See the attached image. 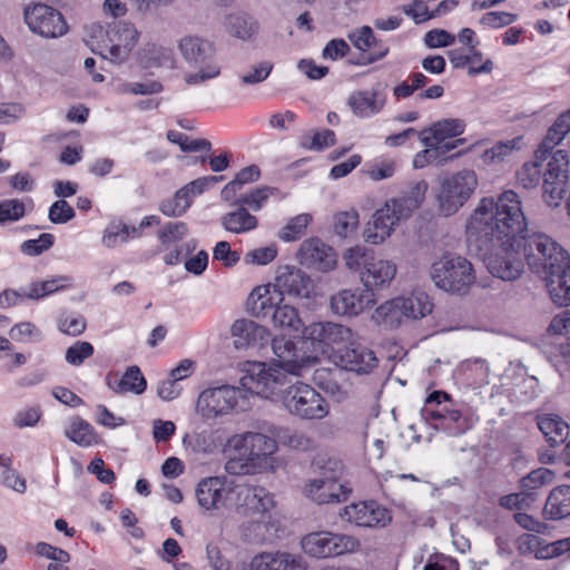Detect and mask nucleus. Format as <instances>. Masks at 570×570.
Here are the masks:
<instances>
[{"instance_id": "57", "label": "nucleus", "mask_w": 570, "mask_h": 570, "mask_svg": "<svg viewBox=\"0 0 570 570\" xmlns=\"http://www.w3.org/2000/svg\"><path fill=\"white\" fill-rule=\"evenodd\" d=\"M9 335L17 342H40L42 340L41 331L31 322H20L11 327Z\"/></svg>"}, {"instance_id": "38", "label": "nucleus", "mask_w": 570, "mask_h": 570, "mask_svg": "<svg viewBox=\"0 0 570 570\" xmlns=\"http://www.w3.org/2000/svg\"><path fill=\"white\" fill-rule=\"evenodd\" d=\"M66 438L82 448H89L98 443V434L94 426L83 419L76 416L65 431Z\"/></svg>"}, {"instance_id": "11", "label": "nucleus", "mask_w": 570, "mask_h": 570, "mask_svg": "<svg viewBox=\"0 0 570 570\" xmlns=\"http://www.w3.org/2000/svg\"><path fill=\"white\" fill-rule=\"evenodd\" d=\"M23 18L32 33L46 39L62 37L68 31V24L61 12L45 3L27 6Z\"/></svg>"}, {"instance_id": "60", "label": "nucleus", "mask_w": 570, "mask_h": 570, "mask_svg": "<svg viewBox=\"0 0 570 570\" xmlns=\"http://www.w3.org/2000/svg\"><path fill=\"white\" fill-rule=\"evenodd\" d=\"M348 39L356 49L366 52L372 48L373 43H376L377 38L374 36L372 28L363 26L351 31Z\"/></svg>"}, {"instance_id": "55", "label": "nucleus", "mask_w": 570, "mask_h": 570, "mask_svg": "<svg viewBox=\"0 0 570 570\" xmlns=\"http://www.w3.org/2000/svg\"><path fill=\"white\" fill-rule=\"evenodd\" d=\"M553 473L546 468H540L531 471L529 474L520 480V485L523 491L532 492L542 485L552 481Z\"/></svg>"}, {"instance_id": "26", "label": "nucleus", "mask_w": 570, "mask_h": 570, "mask_svg": "<svg viewBox=\"0 0 570 570\" xmlns=\"http://www.w3.org/2000/svg\"><path fill=\"white\" fill-rule=\"evenodd\" d=\"M396 275V264L389 259L372 258L365 271L361 273L364 289H380L389 286Z\"/></svg>"}, {"instance_id": "31", "label": "nucleus", "mask_w": 570, "mask_h": 570, "mask_svg": "<svg viewBox=\"0 0 570 570\" xmlns=\"http://www.w3.org/2000/svg\"><path fill=\"white\" fill-rule=\"evenodd\" d=\"M570 132V108L562 112L548 129L542 142L534 153V158L547 159L550 153Z\"/></svg>"}, {"instance_id": "23", "label": "nucleus", "mask_w": 570, "mask_h": 570, "mask_svg": "<svg viewBox=\"0 0 570 570\" xmlns=\"http://www.w3.org/2000/svg\"><path fill=\"white\" fill-rule=\"evenodd\" d=\"M272 350L275 354L277 366H268L273 370H279L291 375H301V372L315 358L301 355L295 348L294 343L285 336H277L272 342Z\"/></svg>"}, {"instance_id": "28", "label": "nucleus", "mask_w": 570, "mask_h": 570, "mask_svg": "<svg viewBox=\"0 0 570 570\" xmlns=\"http://www.w3.org/2000/svg\"><path fill=\"white\" fill-rule=\"evenodd\" d=\"M302 557L287 552H264L253 558L252 570H305Z\"/></svg>"}, {"instance_id": "45", "label": "nucleus", "mask_w": 570, "mask_h": 570, "mask_svg": "<svg viewBox=\"0 0 570 570\" xmlns=\"http://www.w3.org/2000/svg\"><path fill=\"white\" fill-rule=\"evenodd\" d=\"M275 191H277V188L268 186L255 188L249 193L240 195L233 203V205L246 207L254 212H257L264 206L269 196H272Z\"/></svg>"}, {"instance_id": "2", "label": "nucleus", "mask_w": 570, "mask_h": 570, "mask_svg": "<svg viewBox=\"0 0 570 570\" xmlns=\"http://www.w3.org/2000/svg\"><path fill=\"white\" fill-rule=\"evenodd\" d=\"M527 232V219L521 202L513 190H505L495 199L482 198L468 224L469 239L474 237L475 242H522Z\"/></svg>"}, {"instance_id": "42", "label": "nucleus", "mask_w": 570, "mask_h": 570, "mask_svg": "<svg viewBox=\"0 0 570 570\" xmlns=\"http://www.w3.org/2000/svg\"><path fill=\"white\" fill-rule=\"evenodd\" d=\"M228 32L239 39H249L257 32V23L252 17L243 13L229 14L226 18Z\"/></svg>"}, {"instance_id": "13", "label": "nucleus", "mask_w": 570, "mask_h": 570, "mask_svg": "<svg viewBox=\"0 0 570 570\" xmlns=\"http://www.w3.org/2000/svg\"><path fill=\"white\" fill-rule=\"evenodd\" d=\"M243 396L242 389L236 386L209 387L199 394L196 411L204 419H216L232 412Z\"/></svg>"}, {"instance_id": "34", "label": "nucleus", "mask_w": 570, "mask_h": 570, "mask_svg": "<svg viewBox=\"0 0 570 570\" xmlns=\"http://www.w3.org/2000/svg\"><path fill=\"white\" fill-rule=\"evenodd\" d=\"M538 426L552 448L563 444L570 435L569 424L558 415L539 417Z\"/></svg>"}, {"instance_id": "20", "label": "nucleus", "mask_w": 570, "mask_h": 570, "mask_svg": "<svg viewBox=\"0 0 570 570\" xmlns=\"http://www.w3.org/2000/svg\"><path fill=\"white\" fill-rule=\"evenodd\" d=\"M340 515L357 527H384L391 520L387 509L375 501H362L346 505Z\"/></svg>"}, {"instance_id": "44", "label": "nucleus", "mask_w": 570, "mask_h": 570, "mask_svg": "<svg viewBox=\"0 0 570 570\" xmlns=\"http://www.w3.org/2000/svg\"><path fill=\"white\" fill-rule=\"evenodd\" d=\"M271 322L274 326L281 328H289L294 332H301L303 328L302 320L298 316V312L295 307L287 304H279L273 312Z\"/></svg>"}, {"instance_id": "12", "label": "nucleus", "mask_w": 570, "mask_h": 570, "mask_svg": "<svg viewBox=\"0 0 570 570\" xmlns=\"http://www.w3.org/2000/svg\"><path fill=\"white\" fill-rule=\"evenodd\" d=\"M569 183V158L564 150H557L542 174L543 199L549 206H558Z\"/></svg>"}, {"instance_id": "54", "label": "nucleus", "mask_w": 570, "mask_h": 570, "mask_svg": "<svg viewBox=\"0 0 570 570\" xmlns=\"http://www.w3.org/2000/svg\"><path fill=\"white\" fill-rule=\"evenodd\" d=\"M566 553L570 554V537L553 542H548L542 538V544L539 546L537 559L549 560Z\"/></svg>"}, {"instance_id": "52", "label": "nucleus", "mask_w": 570, "mask_h": 570, "mask_svg": "<svg viewBox=\"0 0 570 570\" xmlns=\"http://www.w3.org/2000/svg\"><path fill=\"white\" fill-rule=\"evenodd\" d=\"M167 139L173 144L179 145L180 149L185 153H194L200 150L209 151L212 149V144L209 140L189 139L188 136L175 130H169L167 132Z\"/></svg>"}, {"instance_id": "10", "label": "nucleus", "mask_w": 570, "mask_h": 570, "mask_svg": "<svg viewBox=\"0 0 570 570\" xmlns=\"http://www.w3.org/2000/svg\"><path fill=\"white\" fill-rule=\"evenodd\" d=\"M304 552L313 558L326 559L357 551V538L331 531H316L305 534L301 541Z\"/></svg>"}, {"instance_id": "18", "label": "nucleus", "mask_w": 570, "mask_h": 570, "mask_svg": "<svg viewBox=\"0 0 570 570\" xmlns=\"http://www.w3.org/2000/svg\"><path fill=\"white\" fill-rule=\"evenodd\" d=\"M296 257L299 264L320 272H330L337 263L334 249L316 237L305 239Z\"/></svg>"}, {"instance_id": "30", "label": "nucleus", "mask_w": 570, "mask_h": 570, "mask_svg": "<svg viewBox=\"0 0 570 570\" xmlns=\"http://www.w3.org/2000/svg\"><path fill=\"white\" fill-rule=\"evenodd\" d=\"M551 299L559 306L570 305V259L568 266L548 272L542 277Z\"/></svg>"}, {"instance_id": "16", "label": "nucleus", "mask_w": 570, "mask_h": 570, "mask_svg": "<svg viewBox=\"0 0 570 570\" xmlns=\"http://www.w3.org/2000/svg\"><path fill=\"white\" fill-rule=\"evenodd\" d=\"M275 292L284 298L285 295L293 298H309L314 294V282L309 275L294 266H281L277 269Z\"/></svg>"}, {"instance_id": "46", "label": "nucleus", "mask_w": 570, "mask_h": 570, "mask_svg": "<svg viewBox=\"0 0 570 570\" xmlns=\"http://www.w3.org/2000/svg\"><path fill=\"white\" fill-rule=\"evenodd\" d=\"M373 257L374 254L372 250L360 245L348 248L343 255L346 267L360 275L366 269L367 264H370Z\"/></svg>"}, {"instance_id": "4", "label": "nucleus", "mask_w": 570, "mask_h": 570, "mask_svg": "<svg viewBox=\"0 0 570 570\" xmlns=\"http://www.w3.org/2000/svg\"><path fill=\"white\" fill-rule=\"evenodd\" d=\"M428 184L419 181L399 197L391 198L385 205L377 209L368 222L365 230V240L372 244H380L391 236L395 226L407 219L412 213L422 204Z\"/></svg>"}, {"instance_id": "39", "label": "nucleus", "mask_w": 570, "mask_h": 570, "mask_svg": "<svg viewBox=\"0 0 570 570\" xmlns=\"http://www.w3.org/2000/svg\"><path fill=\"white\" fill-rule=\"evenodd\" d=\"M450 401V395L443 391L432 392L425 400V404L421 410V416L425 422L433 426V423H438L445 412L449 411L450 406L446 402Z\"/></svg>"}, {"instance_id": "40", "label": "nucleus", "mask_w": 570, "mask_h": 570, "mask_svg": "<svg viewBox=\"0 0 570 570\" xmlns=\"http://www.w3.org/2000/svg\"><path fill=\"white\" fill-rule=\"evenodd\" d=\"M139 59L146 68L171 66L174 61L173 51L169 48L155 43L145 46L140 52Z\"/></svg>"}, {"instance_id": "21", "label": "nucleus", "mask_w": 570, "mask_h": 570, "mask_svg": "<svg viewBox=\"0 0 570 570\" xmlns=\"http://www.w3.org/2000/svg\"><path fill=\"white\" fill-rule=\"evenodd\" d=\"M336 366L357 374L370 373L376 366V357L370 348L360 344L344 346L333 354Z\"/></svg>"}, {"instance_id": "24", "label": "nucleus", "mask_w": 570, "mask_h": 570, "mask_svg": "<svg viewBox=\"0 0 570 570\" xmlns=\"http://www.w3.org/2000/svg\"><path fill=\"white\" fill-rule=\"evenodd\" d=\"M352 489L341 482L315 478L305 485V494L317 504L338 503L347 499Z\"/></svg>"}, {"instance_id": "36", "label": "nucleus", "mask_w": 570, "mask_h": 570, "mask_svg": "<svg viewBox=\"0 0 570 570\" xmlns=\"http://www.w3.org/2000/svg\"><path fill=\"white\" fill-rule=\"evenodd\" d=\"M372 320L377 325H384L387 328L400 326L406 320L400 298H392L376 307L372 314Z\"/></svg>"}, {"instance_id": "6", "label": "nucleus", "mask_w": 570, "mask_h": 570, "mask_svg": "<svg viewBox=\"0 0 570 570\" xmlns=\"http://www.w3.org/2000/svg\"><path fill=\"white\" fill-rule=\"evenodd\" d=\"M521 248L529 268L541 278L548 272L568 266L570 259L567 250L543 233L524 234Z\"/></svg>"}, {"instance_id": "47", "label": "nucleus", "mask_w": 570, "mask_h": 570, "mask_svg": "<svg viewBox=\"0 0 570 570\" xmlns=\"http://www.w3.org/2000/svg\"><path fill=\"white\" fill-rule=\"evenodd\" d=\"M312 222L309 214L303 213L292 217L287 224L278 232V238L284 242H294L299 239L306 232Z\"/></svg>"}, {"instance_id": "41", "label": "nucleus", "mask_w": 570, "mask_h": 570, "mask_svg": "<svg viewBox=\"0 0 570 570\" xmlns=\"http://www.w3.org/2000/svg\"><path fill=\"white\" fill-rule=\"evenodd\" d=\"M111 387V384L109 383ZM147 387V382L137 365L129 366L122 377L118 381L112 390L116 393L132 392L135 394H141Z\"/></svg>"}, {"instance_id": "64", "label": "nucleus", "mask_w": 570, "mask_h": 570, "mask_svg": "<svg viewBox=\"0 0 570 570\" xmlns=\"http://www.w3.org/2000/svg\"><path fill=\"white\" fill-rule=\"evenodd\" d=\"M92 354L94 346L89 342H76L73 345L68 347L66 352V361L73 366H79Z\"/></svg>"}, {"instance_id": "48", "label": "nucleus", "mask_w": 570, "mask_h": 570, "mask_svg": "<svg viewBox=\"0 0 570 570\" xmlns=\"http://www.w3.org/2000/svg\"><path fill=\"white\" fill-rule=\"evenodd\" d=\"M277 440L283 445L299 451H307L314 445L313 440L305 432L289 428L281 429Z\"/></svg>"}, {"instance_id": "35", "label": "nucleus", "mask_w": 570, "mask_h": 570, "mask_svg": "<svg viewBox=\"0 0 570 570\" xmlns=\"http://www.w3.org/2000/svg\"><path fill=\"white\" fill-rule=\"evenodd\" d=\"M233 212L220 217L222 226L230 233L244 234L255 229L258 225L257 218L246 207L236 206Z\"/></svg>"}, {"instance_id": "50", "label": "nucleus", "mask_w": 570, "mask_h": 570, "mask_svg": "<svg viewBox=\"0 0 570 570\" xmlns=\"http://www.w3.org/2000/svg\"><path fill=\"white\" fill-rule=\"evenodd\" d=\"M26 215V205L17 198L0 202V226L16 223Z\"/></svg>"}, {"instance_id": "5", "label": "nucleus", "mask_w": 570, "mask_h": 570, "mask_svg": "<svg viewBox=\"0 0 570 570\" xmlns=\"http://www.w3.org/2000/svg\"><path fill=\"white\" fill-rule=\"evenodd\" d=\"M179 51L194 72H186L184 80L189 86H197L214 79L220 73L213 42L197 36H186L178 43Z\"/></svg>"}, {"instance_id": "43", "label": "nucleus", "mask_w": 570, "mask_h": 570, "mask_svg": "<svg viewBox=\"0 0 570 570\" xmlns=\"http://www.w3.org/2000/svg\"><path fill=\"white\" fill-rule=\"evenodd\" d=\"M433 428L448 433L449 435L463 434L469 428V421L461 411L450 407L445 415Z\"/></svg>"}, {"instance_id": "15", "label": "nucleus", "mask_w": 570, "mask_h": 570, "mask_svg": "<svg viewBox=\"0 0 570 570\" xmlns=\"http://www.w3.org/2000/svg\"><path fill=\"white\" fill-rule=\"evenodd\" d=\"M69 286H71V277L59 276L48 281L32 282L19 289H4L0 293V306L8 308L26 299H40Z\"/></svg>"}, {"instance_id": "29", "label": "nucleus", "mask_w": 570, "mask_h": 570, "mask_svg": "<svg viewBox=\"0 0 570 570\" xmlns=\"http://www.w3.org/2000/svg\"><path fill=\"white\" fill-rule=\"evenodd\" d=\"M303 335L312 342L330 346L347 340L351 330L333 322H318L304 327Z\"/></svg>"}, {"instance_id": "1", "label": "nucleus", "mask_w": 570, "mask_h": 570, "mask_svg": "<svg viewBox=\"0 0 570 570\" xmlns=\"http://www.w3.org/2000/svg\"><path fill=\"white\" fill-rule=\"evenodd\" d=\"M240 385L250 394L265 399L279 397L286 410L306 420H321L328 413L323 396L311 385L292 377L279 370L266 367L265 363L248 364Z\"/></svg>"}, {"instance_id": "63", "label": "nucleus", "mask_w": 570, "mask_h": 570, "mask_svg": "<svg viewBox=\"0 0 570 570\" xmlns=\"http://www.w3.org/2000/svg\"><path fill=\"white\" fill-rule=\"evenodd\" d=\"M59 330L68 335H80L86 328V321L79 314H62L59 317Z\"/></svg>"}, {"instance_id": "49", "label": "nucleus", "mask_w": 570, "mask_h": 570, "mask_svg": "<svg viewBox=\"0 0 570 570\" xmlns=\"http://www.w3.org/2000/svg\"><path fill=\"white\" fill-rule=\"evenodd\" d=\"M335 144V134L333 130L324 129L313 134H304L301 137L299 145L307 150H323Z\"/></svg>"}, {"instance_id": "58", "label": "nucleus", "mask_w": 570, "mask_h": 570, "mask_svg": "<svg viewBox=\"0 0 570 570\" xmlns=\"http://www.w3.org/2000/svg\"><path fill=\"white\" fill-rule=\"evenodd\" d=\"M534 499L535 498L533 492H525L522 490L521 492L510 493L501 497L499 504L500 507L508 510H523L529 508Z\"/></svg>"}, {"instance_id": "14", "label": "nucleus", "mask_w": 570, "mask_h": 570, "mask_svg": "<svg viewBox=\"0 0 570 570\" xmlns=\"http://www.w3.org/2000/svg\"><path fill=\"white\" fill-rule=\"evenodd\" d=\"M465 121L459 118H446L432 124L429 128L423 129L420 134V140L425 147L439 149L441 154H445L454 149L458 145L463 144L464 139L460 138L453 142H444L446 139L454 138L464 132Z\"/></svg>"}, {"instance_id": "3", "label": "nucleus", "mask_w": 570, "mask_h": 570, "mask_svg": "<svg viewBox=\"0 0 570 570\" xmlns=\"http://www.w3.org/2000/svg\"><path fill=\"white\" fill-rule=\"evenodd\" d=\"M277 442L263 433L245 432L228 439L225 454V471L232 475H243L263 471L272 466Z\"/></svg>"}, {"instance_id": "9", "label": "nucleus", "mask_w": 570, "mask_h": 570, "mask_svg": "<svg viewBox=\"0 0 570 570\" xmlns=\"http://www.w3.org/2000/svg\"><path fill=\"white\" fill-rule=\"evenodd\" d=\"M478 186L473 170L463 169L445 177L440 185L438 203L444 216L455 214L472 196Z\"/></svg>"}, {"instance_id": "51", "label": "nucleus", "mask_w": 570, "mask_h": 570, "mask_svg": "<svg viewBox=\"0 0 570 570\" xmlns=\"http://www.w3.org/2000/svg\"><path fill=\"white\" fill-rule=\"evenodd\" d=\"M129 239V225L118 220L111 222L105 229L102 235V245L107 248H115L119 244H124Z\"/></svg>"}, {"instance_id": "17", "label": "nucleus", "mask_w": 570, "mask_h": 570, "mask_svg": "<svg viewBox=\"0 0 570 570\" xmlns=\"http://www.w3.org/2000/svg\"><path fill=\"white\" fill-rule=\"evenodd\" d=\"M138 31L134 24L119 22L111 30L107 31L109 45L100 51L104 58H108L116 63L124 62L138 40Z\"/></svg>"}, {"instance_id": "59", "label": "nucleus", "mask_w": 570, "mask_h": 570, "mask_svg": "<svg viewBox=\"0 0 570 570\" xmlns=\"http://www.w3.org/2000/svg\"><path fill=\"white\" fill-rule=\"evenodd\" d=\"M546 159H537L532 163H527L518 173V179L524 188H532L538 185L541 177V163Z\"/></svg>"}, {"instance_id": "56", "label": "nucleus", "mask_w": 570, "mask_h": 570, "mask_svg": "<svg viewBox=\"0 0 570 570\" xmlns=\"http://www.w3.org/2000/svg\"><path fill=\"white\" fill-rule=\"evenodd\" d=\"M53 243L55 236L49 233H43L36 239L24 240L20 245V250L27 256H39L51 248Z\"/></svg>"}, {"instance_id": "33", "label": "nucleus", "mask_w": 570, "mask_h": 570, "mask_svg": "<svg viewBox=\"0 0 570 570\" xmlns=\"http://www.w3.org/2000/svg\"><path fill=\"white\" fill-rule=\"evenodd\" d=\"M543 515L548 520H562L570 517V485L557 487L549 493Z\"/></svg>"}, {"instance_id": "7", "label": "nucleus", "mask_w": 570, "mask_h": 570, "mask_svg": "<svg viewBox=\"0 0 570 570\" xmlns=\"http://www.w3.org/2000/svg\"><path fill=\"white\" fill-rule=\"evenodd\" d=\"M479 249L488 250L484 263L488 271L502 281H514L524 269V258L521 255L522 242L495 239L478 242Z\"/></svg>"}, {"instance_id": "61", "label": "nucleus", "mask_w": 570, "mask_h": 570, "mask_svg": "<svg viewBox=\"0 0 570 570\" xmlns=\"http://www.w3.org/2000/svg\"><path fill=\"white\" fill-rule=\"evenodd\" d=\"M266 524L261 521H246L240 524L239 532L244 541L248 543H262L265 541Z\"/></svg>"}, {"instance_id": "27", "label": "nucleus", "mask_w": 570, "mask_h": 570, "mask_svg": "<svg viewBox=\"0 0 570 570\" xmlns=\"http://www.w3.org/2000/svg\"><path fill=\"white\" fill-rule=\"evenodd\" d=\"M283 297L275 292L274 285L259 286L248 297V306L254 316L262 320H271L273 312L283 303Z\"/></svg>"}, {"instance_id": "19", "label": "nucleus", "mask_w": 570, "mask_h": 570, "mask_svg": "<svg viewBox=\"0 0 570 570\" xmlns=\"http://www.w3.org/2000/svg\"><path fill=\"white\" fill-rule=\"evenodd\" d=\"M376 302L371 289H342L331 297L330 305L334 314L356 316Z\"/></svg>"}, {"instance_id": "32", "label": "nucleus", "mask_w": 570, "mask_h": 570, "mask_svg": "<svg viewBox=\"0 0 570 570\" xmlns=\"http://www.w3.org/2000/svg\"><path fill=\"white\" fill-rule=\"evenodd\" d=\"M237 498L242 505L258 513L269 511L275 504L273 494L259 485L239 487Z\"/></svg>"}, {"instance_id": "53", "label": "nucleus", "mask_w": 570, "mask_h": 570, "mask_svg": "<svg viewBox=\"0 0 570 570\" xmlns=\"http://www.w3.org/2000/svg\"><path fill=\"white\" fill-rule=\"evenodd\" d=\"M358 226V213L354 209L337 213L334 217V230L341 237H348Z\"/></svg>"}, {"instance_id": "8", "label": "nucleus", "mask_w": 570, "mask_h": 570, "mask_svg": "<svg viewBox=\"0 0 570 570\" xmlns=\"http://www.w3.org/2000/svg\"><path fill=\"white\" fill-rule=\"evenodd\" d=\"M431 278L439 288L453 294H465L475 281L472 264L451 254L432 264Z\"/></svg>"}, {"instance_id": "37", "label": "nucleus", "mask_w": 570, "mask_h": 570, "mask_svg": "<svg viewBox=\"0 0 570 570\" xmlns=\"http://www.w3.org/2000/svg\"><path fill=\"white\" fill-rule=\"evenodd\" d=\"M401 306L405 312L406 320H420L431 314L433 303L430 296L422 292L415 291L409 296H400Z\"/></svg>"}, {"instance_id": "25", "label": "nucleus", "mask_w": 570, "mask_h": 570, "mask_svg": "<svg viewBox=\"0 0 570 570\" xmlns=\"http://www.w3.org/2000/svg\"><path fill=\"white\" fill-rule=\"evenodd\" d=\"M385 105L386 95L377 89L354 91L347 99V106L360 118H370L380 114Z\"/></svg>"}, {"instance_id": "22", "label": "nucleus", "mask_w": 570, "mask_h": 570, "mask_svg": "<svg viewBox=\"0 0 570 570\" xmlns=\"http://www.w3.org/2000/svg\"><path fill=\"white\" fill-rule=\"evenodd\" d=\"M232 492V487L226 476H207L202 479L196 487L198 504L209 511L223 508Z\"/></svg>"}, {"instance_id": "62", "label": "nucleus", "mask_w": 570, "mask_h": 570, "mask_svg": "<svg viewBox=\"0 0 570 570\" xmlns=\"http://www.w3.org/2000/svg\"><path fill=\"white\" fill-rule=\"evenodd\" d=\"M73 208L65 199L53 202L49 208L48 218L53 224H66L75 217Z\"/></svg>"}]
</instances>
